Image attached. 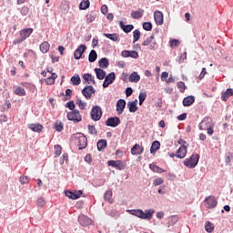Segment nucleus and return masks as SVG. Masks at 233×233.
I'll use <instances>...</instances> for the list:
<instances>
[{
  "instance_id": "5701e85b",
  "label": "nucleus",
  "mask_w": 233,
  "mask_h": 233,
  "mask_svg": "<svg viewBox=\"0 0 233 233\" xmlns=\"http://www.w3.org/2000/svg\"><path fill=\"white\" fill-rule=\"evenodd\" d=\"M127 108H128L129 112H131L133 114L135 112H137V99H136L135 101H132V102H128Z\"/></svg>"
},
{
  "instance_id": "aec40b11",
  "label": "nucleus",
  "mask_w": 233,
  "mask_h": 233,
  "mask_svg": "<svg viewBox=\"0 0 233 233\" xmlns=\"http://www.w3.org/2000/svg\"><path fill=\"white\" fill-rule=\"evenodd\" d=\"M119 26L123 30V32H125L126 34H130V31L134 30V25H125L123 21L119 22Z\"/></svg>"
},
{
  "instance_id": "4c0bfd02",
  "label": "nucleus",
  "mask_w": 233,
  "mask_h": 233,
  "mask_svg": "<svg viewBox=\"0 0 233 233\" xmlns=\"http://www.w3.org/2000/svg\"><path fill=\"white\" fill-rule=\"evenodd\" d=\"M167 219H168V227H174V225H176V223L179 221V218H177V216H171Z\"/></svg>"
},
{
  "instance_id": "8fccbe9b",
  "label": "nucleus",
  "mask_w": 233,
  "mask_h": 233,
  "mask_svg": "<svg viewBox=\"0 0 233 233\" xmlns=\"http://www.w3.org/2000/svg\"><path fill=\"white\" fill-rule=\"evenodd\" d=\"M76 105L79 106L80 110H85V108L86 106V103L83 102V100H81V99L76 100Z\"/></svg>"
},
{
  "instance_id": "3c124183",
  "label": "nucleus",
  "mask_w": 233,
  "mask_h": 233,
  "mask_svg": "<svg viewBox=\"0 0 233 233\" xmlns=\"http://www.w3.org/2000/svg\"><path fill=\"white\" fill-rule=\"evenodd\" d=\"M143 28H144V30H147V32H150V30H152V23L145 22L143 24Z\"/></svg>"
},
{
  "instance_id": "7c9ffc66",
  "label": "nucleus",
  "mask_w": 233,
  "mask_h": 233,
  "mask_svg": "<svg viewBox=\"0 0 233 233\" xmlns=\"http://www.w3.org/2000/svg\"><path fill=\"white\" fill-rule=\"evenodd\" d=\"M97 149L101 152V150H105L106 148V139H100L96 144Z\"/></svg>"
},
{
  "instance_id": "39448f33",
  "label": "nucleus",
  "mask_w": 233,
  "mask_h": 233,
  "mask_svg": "<svg viewBox=\"0 0 233 233\" xmlns=\"http://www.w3.org/2000/svg\"><path fill=\"white\" fill-rule=\"evenodd\" d=\"M90 116H91V119H93V121H99V119H101V117L103 116V110L101 109V106H93Z\"/></svg>"
},
{
  "instance_id": "680f3d73",
  "label": "nucleus",
  "mask_w": 233,
  "mask_h": 233,
  "mask_svg": "<svg viewBox=\"0 0 233 233\" xmlns=\"http://www.w3.org/2000/svg\"><path fill=\"white\" fill-rule=\"evenodd\" d=\"M54 83H56V80H54L51 76H48L46 79V85H54Z\"/></svg>"
},
{
  "instance_id": "c9c22d12",
  "label": "nucleus",
  "mask_w": 233,
  "mask_h": 233,
  "mask_svg": "<svg viewBox=\"0 0 233 233\" xmlns=\"http://www.w3.org/2000/svg\"><path fill=\"white\" fill-rule=\"evenodd\" d=\"M86 8H90V1L89 0H82L79 5L80 10H86Z\"/></svg>"
},
{
  "instance_id": "2eb2a0df",
  "label": "nucleus",
  "mask_w": 233,
  "mask_h": 233,
  "mask_svg": "<svg viewBox=\"0 0 233 233\" xmlns=\"http://www.w3.org/2000/svg\"><path fill=\"white\" fill-rule=\"evenodd\" d=\"M86 50V46L81 45L76 49L74 53L75 59H81L83 54H85V51Z\"/></svg>"
},
{
  "instance_id": "dca6fc26",
  "label": "nucleus",
  "mask_w": 233,
  "mask_h": 233,
  "mask_svg": "<svg viewBox=\"0 0 233 233\" xmlns=\"http://www.w3.org/2000/svg\"><path fill=\"white\" fill-rule=\"evenodd\" d=\"M176 157H178V159H184V157H187V147L185 145H182L176 153Z\"/></svg>"
},
{
  "instance_id": "603ef678",
  "label": "nucleus",
  "mask_w": 233,
  "mask_h": 233,
  "mask_svg": "<svg viewBox=\"0 0 233 233\" xmlns=\"http://www.w3.org/2000/svg\"><path fill=\"white\" fill-rule=\"evenodd\" d=\"M177 88L180 90L181 93L185 92L187 90V86H185L184 82H178L177 84Z\"/></svg>"
},
{
  "instance_id": "c756f323",
  "label": "nucleus",
  "mask_w": 233,
  "mask_h": 233,
  "mask_svg": "<svg viewBox=\"0 0 233 233\" xmlns=\"http://www.w3.org/2000/svg\"><path fill=\"white\" fill-rule=\"evenodd\" d=\"M104 199L110 204L114 203V199L112 198V189H109L105 193Z\"/></svg>"
},
{
  "instance_id": "20e7f679",
  "label": "nucleus",
  "mask_w": 233,
  "mask_h": 233,
  "mask_svg": "<svg viewBox=\"0 0 233 233\" xmlns=\"http://www.w3.org/2000/svg\"><path fill=\"white\" fill-rule=\"evenodd\" d=\"M199 163V154L194 153L189 158L184 160V165L187 168H196Z\"/></svg>"
},
{
  "instance_id": "412c9836",
  "label": "nucleus",
  "mask_w": 233,
  "mask_h": 233,
  "mask_svg": "<svg viewBox=\"0 0 233 233\" xmlns=\"http://www.w3.org/2000/svg\"><path fill=\"white\" fill-rule=\"evenodd\" d=\"M105 37H107V39H110L111 41H113L114 43L119 42L121 41V38H119V35L118 34H104Z\"/></svg>"
},
{
  "instance_id": "ea45409f",
  "label": "nucleus",
  "mask_w": 233,
  "mask_h": 233,
  "mask_svg": "<svg viewBox=\"0 0 233 233\" xmlns=\"http://www.w3.org/2000/svg\"><path fill=\"white\" fill-rule=\"evenodd\" d=\"M205 229L208 233L214 232V224H212L210 221H207L205 224Z\"/></svg>"
},
{
  "instance_id": "f3484780",
  "label": "nucleus",
  "mask_w": 233,
  "mask_h": 233,
  "mask_svg": "<svg viewBox=\"0 0 233 233\" xmlns=\"http://www.w3.org/2000/svg\"><path fill=\"white\" fill-rule=\"evenodd\" d=\"M154 19L156 24L159 26L161 25H163L164 20H163V13L160 11H156L154 13Z\"/></svg>"
},
{
  "instance_id": "ddd939ff",
  "label": "nucleus",
  "mask_w": 233,
  "mask_h": 233,
  "mask_svg": "<svg viewBox=\"0 0 233 233\" xmlns=\"http://www.w3.org/2000/svg\"><path fill=\"white\" fill-rule=\"evenodd\" d=\"M78 223L82 227H88V225H92V219L85 215H80L78 217Z\"/></svg>"
},
{
  "instance_id": "c03bdc74",
  "label": "nucleus",
  "mask_w": 233,
  "mask_h": 233,
  "mask_svg": "<svg viewBox=\"0 0 233 233\" xmlns=\"http://www.w3.org/2000/svg\"><path fill=\"white\" fill-rule=\"evenodd\" d=\"M138 99H139V105L140 106L143 105V103H145V99H147V92L139 93Z\"/></svg>"
},
{
  "instance_id": "4be33fe9",
  "label": "nucleus",
  "mask_w": 233,
  "mask_h": 233,
  "mask_svg": "<svg viewBox=\"0 0 233 233\" xmlns=\"http://www.w3.org/2000/svg\"><path fill=\"white\" fill-rule=\"evenodd\" d=\"M196 101V97L189 96L183 99V106H191V105H194V102Z\"/></svg>"
},
{
  "instance_id": "a19ab883",
  "label": "nucleus",
  "mask_w": 233,
  "mask_h": 233,
  "mask_svg": "<svg viewBox=\"0 0 233 233\" xmlns=\"http://www.w3.org/2000/svg\"><path fill=\"white\" fill-rule=\"evenodd\" d=\"M141 37V32L137 29L133 32V43H137V41H139V38Z\"/></svg>"
},
{
  "instance_id": "1a4fd4ad",
  "label": "nucleus",
  "mask_w": 233,
  "mask_h": 233,
  "mask_svg": "<svg viewBox=\"0 0 233 233\" xmlns=\"http://www.w3.org/2000/svg\"><path fill=\"white\" fill-rule=\"evenodd\" d=\"M204 205L206 208H216V207H218V200L216 199V197L209 196L205 198Z\"/></svg>"
},
{
  "instance_id": "774afa93",
  "label": "nucleus",
  "mask_w": 233,
  "mask_h": 233,
  "mask_svg": "<svg viewBox=\"0 0 233 233\" xmlns=\"http://www.w3.org/2000/svg\"><path fill=\"white\" fill-rule=\"evenodd\" d=\"M178 121H185L187 119V113H183L177 116Z\"/></svg>"
},
{
  "instance_id": "0e129e2a",
  "label": "nucleus",
  "mask_w": 233,
  "mask_h": 233,
  "mask_svg": "<svg viewBox=\"0 0 233 233\" xmlns=\"http://www.w3.org/2000/svg\"><path fill=\"white\" fill-rule=\"evenodd\" d=\"M101 12H102V14H104V15L108 14V6H106V5H103L101 6Z\"/></svg>"
},
{
  "instance_id": "423d86ee",
  "label": "nucleus",
  "mask_w": 233,
  "mask_h": 233,
  "mask_svg": "<svg viewBox=\"0 0 233 233\" xmlns=\"http://www.w3.org/2000/svg\"><path fill=\"white\" fill-rule=\"evenodd\" d=\"M66 117L68 121H74V123H81L83 119L81 114L79 113V110H74L67 113Z\"/></svg>"
},
{
  "instance_id": "6e6d98bb",
  "label": "nucleus",
  "mask_w": 233,
  "mask_h": 233,
  "mask_svg": "<svg viewBox=\"0 0 233 233\" xmlns=\"http://www.w3.org/2000/svg\"><path fill=\"white\" fill-rule=\"evenodd\" d=\"M55 128H56V132H63V128H64L63 123H61V122L56 123Z\"/></svg>"
},
{
  "instance_id": "13d9d810",
  "label": "nucleus",
  "mask_w": 233,
  "mask_h": 233,
  "mask_svg": "<svg viewBox=\"0 0 233 233\" xmlns=\"http://www.w3.org/2000/svg\"><path fill=\"white\" fill-rule=\"evenodd\" d=\"M66 108H69V110H74L76 108V104H74V101L67 102L66 104Z\"/></svg>"
},
{
  "instance_id": "9d476101",
  "label": "nucleus",
  "mask_w": 233,
  "mask_h": 233,
  "mask_svg": "<svg viewBox=\"0 0 233 233\" xmlns=\"http://www.w3.org/2000/svg\"><path fill=\"white\" fill-rule=\"evenodd\" d=\"M34 32V28L28 27L22 29L20 31V38L18 39L17 43H23L25 39H28L29 35H32V33Z\"/></svg>"
},
{
  "instance_id": "a211bd4d",
  "label": "nucleus",
  "mask_w": 233,
  "mask_h": 233,
  "mask_svg": "<svg viewBox=\"0 0 233 233\" xmlns=\"http://www.w3.org/2000/svg\"><path fill=\"white\" fill-rule=\"evenodd\" d=\"M125 106H127V101L125 99H119L116 103V112L123 114L125 112Z\"/></svg>"
},
{
  "instance_id": "052dcab7",
  "label": "nucleus",
  "mask_w": 233,
  "mask_h": 233,
  "mask_svg": "<svg viewBox=\"0 0 233 233\" xmlns=\"http://www.w3.org/2000/svg\"><path fill=\"white\" fill-rule=\"evenodd\" d=\"M205 76H207V68H202L201 73L198 76V79H203L205 77Z\"/></svg>"
},
{
  "instance_id": "b1692460",
  "label": "nucleus",
  "mask_w": 233,
  "mask_h": 233,
  "mask_svg": "<svg viewBox=\"0 0 233 233\" xmlns=\"http://www.w3.org/2000/svg\"><path fill=\"white\" fill-rule=\"evenodd\" d=\"M233 96V89L228 88L226 90V92L222 93L221 99L222 101H228V97H232Z\"/></svg>"
},
{
  "instance_id": "72a5a7b5",
  "label": "nucleus",
  "mask_w": 233,
  "mask_h": 233,
  "mask_svg": "<svg viewBox=\"0 0 233 233\" xmlns=\"http://www.w3.org/2000/svg\"><path fill=\"white\" fill-rule=\"evenodd\" d=\"M98 65L100 66V68H108V58L106 57H103L102 59L99 60Z\"/></svg>"
},
{
  "instance_id": "864d4df0",
  "label": "nucleus",
  "mask_w": 233,
  "mask_h": 233,
  "mask_svg": "<svg viewBox=\"0 0 233 233\" xmlns=\"http://www.w3.org/2000/svg\"><path fill=\"white\" fill-rule=\"evenodd\" d=\"M164 181L163 178L158 177L154 180L153 185L154 187H159V185H163Z\"/></svg>"
},
{
  "instance_id": "7ed1b4c3",
  "label": "nucleus",
  "mask_w": 233,
  "mask_h": 233,
  "mask_svg": "<svg viewBox=\"0 0 233 233\" xmlns=\"http://www.w3.org/2000/svg\"><path fill=\"white\" fill-rule=\"evenodd\" d=\"M72 139L75 142V145L79 147V150H83V148H86L88 145V139L82 133H76L72 136Z\"/></svg>"
},
{
  "instance_id": "f257e3e1",
  "label": "nucleus",
  "mask_w": 233,
  "mask_h": 233,
  "mask_svg": "<svg viewBox=\"0 0 233 233\" xmlns=\"http://www.w3.org/2000/svg\"><path fill=\"white\" fill-rule=\"evenodd\" d=\"M214 127H216V124L210 116H206L198 125L199 130H207L208 136L214 134Z\"/></svg>"
},
{
  "instance_id": "e433bc0d",
  "label": "nucleus",
  "mask_w": 233,
  "mask_h": 233,
  "mask_svg": "<svg viewBox=\"0 0 233 233\" xmlns=\"http://www.w3.org/2000/svg\"><path fill=\"white\" fill-rule=\"evenodd\" d=\"M84 79L88 83V85H90V83L96 85V80H94V76L88 73L84 75Z\"/></svg>"
},
{
  "instance_id": "79ce46f5",
  "label": "nucleus",
  "mask_w": 233,
  "mask_h": 233,
  "mask_svg": "<svg viewBox=\"0 0 233 233\" xmlns=\"http://www.w3.org/2000/svg\"><path fill=\"white\" fill-rule=\"evenodd\" d=\"M54 148L56 157H59V156H61V154L63 153V147L59 145H56Z\"/></svg>"
},
{
  "instance_id": "bb28decb",
  "label": "nucleus",
  "mask_w": 233,
  "mask_h": 233,
  "mask_svg": "<svg viewBox=\"0 0 233 233\" xmlns=\"http://www.w3.org/2000/svg\"><path fill=\"white\" fill-rule=\"evenodd\" d=\"M97 79L103 80L106 77V72L101 68H95Z\"/></svg>"
},
{
  "instance_id": "e2e57ef3",
  "label": "nucleus",
  "mask_w": 233,
  "mask_h": 233,
  "mask_svg": "<svg viewBox=\"0 0 233 233\" xmlns=\"http://www.w3.org/2000/svg\"><path fill=\"white\" fill-rule=\"evenodd\" d=\"M134 93V90L132 89V87H127L126 89V96L127 97H130V96Z\"/></svg>"
},
{
  "instance_id": "4468645a",
  "label": "nucleus",
  "mask_w": 233,
  "mask_h": 233,
  "mask_svg": "<svg viewBox=\"0 0 233 233\" xmlns=\"http://www.w3.org/2000/svg\"><path fill=\"white\" fill-rule=\"evenodd\" d=\"M143 152H145V147L143 146H140L139 144H136L131 148L132 156H140V154H143Z\"/></svg>"
},
{
  "instance_id": "cd10ccee",
  "label": "nucleus",
  "mask_w": 233,
  "mask_h": 233,
  "mask_svg": "<svg viewBox=\"0 0 233 233\" xmlns=\"http://www.w3.org/2000/svg\"><path fill=\"white\" fill-rule=\"evenodd\" d=\"M139 79H141V76L137 72H133L129 76L130 83H139Z\"/></svg>"
},
{
  "instance_id": "4d7b16f0",
  "label": "nucleus",
  "mask_w": 233,
  "mask_h": 233,
  "mask_svg": "<svg viewBox=\"0 0 233 233\" xmlns=\"http://www.w3.org/2000/svg\"><path fill=\"white\" fill-rule=\"evenodd\" d=\"M129 57L137 59V57H139V54L137 51H129Z\"/></svg>"
},
{
  "instance_id": "de8ad7c7",
  "label": "nucleus",
  "mask_w": 233,
  "mask_h": 233,
  "mask_svg": "<svg viewBox=\"0 0 233 233\" xmlns=\"http://www.w3.org/2000/svg\"><path fill=\"white\" fill-rule=\"evenodd\" d=\"M36 205L37 207L43 208L46 205V200H45V198L41 197L37 199Z\"/></svg>"
},
{
  "instance_id": "9b49d317",
  "label": "nucleus",
  "mask_w": 233,
  "mask_h": 233,
  "mask_svg": "<svg viewBox=\"0 0 233 233\" xmlns=\"http://www.w3.org/2000/svg\"><path fill=\"white\" fill-rule=\"evenodd\" d=\"M82 94L86 99H92L93 94H96V89L92 86H87L83 88Z\"/></svg>"
},
{
  "instance_id": "c85d7f7f",
  "label": "nucleus",
  "mask_w": 233,
  "mask_h": 233,
  "mask_svg": "<svg viewBox=\"0 0 233 233\" xmlns=\"http://www.w3.org/2000/svg\"><path fill=\"white\" fill-rule=\"evenodd\" d=\"M50 50V44L48 42H44L40 45V52L42 54H46Z\"/></svg>"
},
{
  "instance_id": "5fc2aeb1",
  "label": "nucleus",
  "mask_w": 233,
  "mask_h": 233,
  "mask_svg": "<svg viewBox=\"0 0 233 233\" xmlns=\"http://www.w3.org/2000/svg\"><path fill=\"white\" fill-rule=\"evenodd\" d=\"M88 132L89 134L96 136V134H97V129H96V126H88Z\"/></svg>"
},
{
  "instance_id": "0eeeda50",
  "label": "nucleus",
  "mask_w": 233,
  "mask_h": 233,
  "mask_svg": "<svg viewBox=\"0 0 233 233\" xmlns=\"http://www.w3.org/2000/svg\"><path fill=\"white\" fill-rule=\"evenodd\" d=\"M108 167H113L116 170H125L127 163L123 160H109L107 162Z\"/></svg>"
},
{
  "instance_id": "393cba45",
  "label": "nucleus",
  "mask_w": 233,
  "mask_h": 233,
  "mask_svg": "<svg viewBox=\"0 0 233 233\" xmlns=\"http://www.w3.org/2000/svg\"><path fill=\"white\" fill-rule=\"evenodd\" d=\"M143 14H145V11L143 9H139L137 11H132L131 17L133 19H141V17H143Z\"/></svg>"
},
{
  "instance_id": "a18cd8bd",
  "label": "nucleus",
  "mask_w": 233,
  "mask_h": 233,
  "mask_svg": "<svg viewBox=\"0 0 233 233\" xmlns=\"http://www.w3.org/2000/svg\"><path fill=\"white\" fill-rule=\"evenodd\" d=\"M94 21H96V15H94V14L86 15V23H87V25H90V23H94Z\"/></svg>"
},
{
  "instance_id": "09e8293b",
  "label": "nucleus",
  "mask_w": 233,
  "mask_h": 233,
  "mask_svg": "<svg viewBox=\"0 0 233 233\" xmlns=\"http://www.w3.org/2000/svg\"><path fill=\"white\" fill-rule=\"evenodd\" d=\"M19 181H20L21 185H26V183H29L30 177H25V176H21L19 178Z\"/></svg>"
},
{
  "instance_id": "f704fd0d",
  "label": "nucleus",
  "mask_w": 233,
  "mask_h": 233,
  "mask_svg": "<svg viewBox=\"0 0 233 233\" xmlns=\"http://www.w3.org/2000/svg\"><path fill=\"white\" fill-rule=\"evenodd\" d=\"M14 94H15V96H26V91L25 90V88L21 87V86H17L15 91Z\"/></svg>"
},
{
  "instance_id": "6ab92c4d",
  "label": "nucleus",
  "mask_w": 233,
  "mask_h": 233,
  "mask_svg": "<svg viewBox=\"0 0 233 233\" xmlns=\"http://www.w3.org/2000/svg\"><path fill=\"white\" fill-rule=\"evenodd\" d=\"M28 128L33 132H37L38 134L43 132V125L41 124H29Z\"/></svg>"
},
{
  "instance_id": "f03ea898",
  "label": "nucleus",
  "mask_w": 233,
  "mask_h": 233,
  "mask_svg": "<svg viewBox=\"0 0 233 233\" xmlns=\"http://www.w3.org/2000/svg\"><path fill=\"white\" fill-rule=\"evenodd\" d=\"M128 212H129V214H131V216H136L137 218H139L140 219H152L156 210L147 209L144 212L142 209H131V210H128Z\"/></svg>"
},
{
  "instance_id": "69168bd1",
  "label": "nucleus",
  "mask_w": 233,
  "mask_h": 233,
  "mask_svg": "<svg viewBox=\"0 0 233 233\" xmlns=\"http://www.w3.org/2000/svg\"><path fill=\"white\" fill-rule=\"evenodd\" d=\"M60 8L62 10V14H66V12H68V5H61Z\"/></svg>"
},
{
  "instance_id": "bf43d9fd",
  "label": "nucleus",
  "mask_w": 233,
  "mask_h": 233,
  "mask_svg": "<svg viewBox=\"0 0 233 233\" xmlns=\"http://www.w3.org/2000/svg\"><path fill=\"white\" fill-rule=\"evenodd\" d=\"M12 106V104H10V101L6 100L5 104L3 105L4 110H9Z\"/></svg>"
},
{
  "instance_id": "f8f14e48",
  "label": "nucleus",
  "mask_w": 233,
  "mask_h": 233,
  "mask_svg": "<svg viewBox=\"0 0 233 233\" xmlns=\"http://www.w3.org/2000/svg\"><path fill=\"white\" fill-rule=\"evenodd\" d=\"M121 124V119L117 116L109 117L106 121V127H112L113 128H116V127L119 126Z\"/></svg>"
},
{
  "instance_id": "2f4dec72",
  "label": "nucleus",
  "mask_w": 233,
  "mask_h": 233,
  "mask_svg": "<svg viewBox=\"0 0 233 233\" xmlns=\"http://www.w3.org/2000/svg\"><path fill=\"white\" fill-rule=\"evenodd\" d=\"M96 59H97V52H96V50H91L88 56L89 63H95Z\"/></svg>"
},
{
  "instance_id": "37998d69",
  "label": "nucleus",
  "mask_w": 233,
  "mask_h": 233,
  "mask_svg": "<svg viewBox=\"0 0 233 233\" xmlns=\"http://www.w3.org/2000/svg\"><path fill=\"white\" fill-rule=\"evenodd\" d=\"M71 83L74 86L81 85V77H79V76H72Z\"/></svg>"
},
{
  "instance_id": "338daca9",
  "label": "nucleus",
  "mask_w": 233,
  "mask_h": 233,
  "mask_svg": "<svg viewBox=\"0 0 233 233\" xmlns=\"http://www.w3.org/2000/svg\"><path fill=\"white\" fill-rule=\"evenodd\" d=\"M233 159V155L231 153H229L228 155L226 156V163L227 165H228V163H230V161Z\"/></svg>"
},
{
  "instance_id": "49530a36",
  "label": "nucleus",
  "mask_w": 233,
  "mask_h": 233,
  "mask_svg": "<svg viewBox=\"0 0 233 233\" xmlns=\"http://www.w3.org/2000/svg\"><path fill=\"white\" fill-rule=\"evenodd\" d=\"M65 194H66V198H68L69 199H77V196H76L75 192L66 191Z\"/></svg>"
},
{
  "instance_id": "a878e982",
  "label": "nucleus",
  "mask_w": 233,
  "mask_h": 233,
  "mask_svg": "<svg viewBox=\"0 0 233 233\" xmlns=\"http://www.w3.org/2000/svg\"><path fill=\"white\" fill-rule=\"evenodd\" d=\"M160 147H161V143H159V141L157 140L154 141L150 147V154H156V152L159 150Z\"/></svg>"
},
{
  "instance_id": "473e14b6",
  "label": "nucleus",
  "mask_w": 233,
  "mask_h": 233,
  "mask_svg": "<svg viewBox=\"0 0 233 233\" xmlns=\"http://www.w3.org/2000/svg\"><path fill=\"white\" fill-rule=\"evenodd\" d=\"M149 168H151L154 172H157V174H163V172H166L165 169L157 167L156 164H150Z\"/></svg>"
},
{
  "instance_id": "6e6552de",
  "label": "nucleus",
  "mask_w": 233,
  "mask_h": 233,
  "mask_svg": "<svg viewBox=\"0 0 233 233\" xmlns=\"http://www.w3.org/2000/svg\"><path fill=\"white\" fill-rule=\"evenodd\" d=\"M143 46H148L149 50H157V43L154 41V35H151L143 42Z\"/></svg>"
},
{
  "instance_id": "58836bf2",
  "label": "nucleus",
  "mask_w": 233,
  "mask_h": 233,
  "mask_svg": "<svg viewBox=\"0 0 233 233\" xmlns=\"http://www.w3.org/2000/svg\"><path fill=\"white\" fill-rule=\"evenodd\" d=\"M106 81H107V83L111 84L114 83V81H116V73L112 72L109 75H107L105 78Z\"/></svg>"
}]
</instances>
